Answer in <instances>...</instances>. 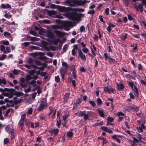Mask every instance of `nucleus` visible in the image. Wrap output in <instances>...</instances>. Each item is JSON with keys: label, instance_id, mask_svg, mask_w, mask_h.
Returning a JSON list of instances; mask_svg holds the SVG:
<instances>
[{"label": "nucleus", "instance_id": "obj_16", "mask_svg": "<svg viewBox=\"0 0 146 146\" xmlns=\"http://www.w3.org/2000/svg\"><path fill=\"white\" fill-rule=\"evenodd\" d=\"M47 14L50 16L55 15L56 13V12L54 10H48L47 12Z\"/></svg>", "mask_w": 146, "mask_h": 146}, {"label": "nucleus", "instance_id": "obj_17", "mask_svg": "<svg viewBox=\"0 0 146 146\" xmlns=\"http://www.w3.org/2000/svg\"><path fill=\"white\" fill-rule=\"evenodd\" d=\"M47 37L53 39L54 38V36L52 33L50 31L48 32L47 34Z\"/></svg>", "mask_w": 146, "mask_h": 146}, {"label": "nucleus", "instance_id": "obj_59", "mask_svg": "<svg viewBox=\"0 0 146 146\" xmlns=\"http://www.w3.org/2000/svg\"><path fill=\"white\" fill-rule=\"evenodd\" d=\"M13 74L15 75H18L19 74V73L17 72V70L16 69H14L13 72Z\"/></svg>", "mask_w": 146, "mask_h": 146}, {"label": "nucleus", "instance_id": "obj_58", "mask_svg": "<svg viewBox=\"0 0 146 146\" xmlns=\"http://www.w3.org/2000/svg\"><path fill=\"white\" fill-rule=\"evenodd\" d=\"M99 19H100L101 22H103L104 24H105V22L104 21L102 16V15H100L99 16Z\"/></svg>", "mask_w": 146, "mask_h": 146}, {"label": "nucleus", "instance_id": "obj_42", "mask_svg": "<svg viewBox=\"0 0 146 146\" xmlns=\"http://www.w3.org/2000/svg\"><path fill=\"white\" fill-rule=\"evenodd\" d=\"M107 120L108 121L112 122L114 120V119L113 117H111L110 116H108L107 118Z\"/></svg>", "mask_w": 146, "mask_h": 146}, {"label": "nucleus", "instance_id": "obj_56", "mask_svg": "<svg viewBox=\"0 0 146 146\" xmlns=\"http://www.w3.org/2000/svg\"><path fill=\"white\" fill-rule=\"evenodd\" d=\"M45 24H50V21L48 19H45L42 21Z\"/></svg>", "mask_w": 146, "mask_h": 146}, {"label": "nucleus", "instance_id": "obj_54", "mask_svg": "<svg viewBox=\"0 0 146 146\" xmlns=\"http://www.w3.org/2000/svg\"><path fill=\"white\" fill-rule=\"evenodd\" d=\"M95 13L94 9L89 10L88 12V14H92L93 15Z\"/></svg>", "mask_w": 146, "mask_h": 146}, {"label": "nucleus", "instance_id": "obj_20", "mask_svg": "<svg viewBox=\"0 0 146 146\" xmlns=\"http://www.w3.org/2000/svg\"><path fill=\"white\" fill-rule=\"evenodd\" d=\"M24 121L20 120L18 123V125L21 127V130H22L23 129L24 124Z\"/></svg>", "mask_w": 146, "mask_h": 146}, {"label": "nucleus", "instance_id": "obj_40", "mask_svg": "<svg viewBox=\"0 0 146 146\" xmlns=\"http://www.w3.org/2000/svg\"><path fill=\"white\" fill-rule=\"evenodd\" d=\"M55 82L57 83L59 82L60 81V78L58 75L55 77Z\"/></svg>", "mask_w": 146, "mask_h": 146}, {"label": "nucleus", "instance_id": "obj_14", "mask_svg": "<svg viewBox=\"0 0 146 146\" xmlns=\"http://www.w3.org/2000/svg\"><path fill=\"white\" fill-rule=\"evenodd\" d=\"M70 95V94L68 93H66L64 95V97L63 98L64 101L65 102H67L68 101V100L69 98V96Z\"/></svg>", "mask_w": 146, "mask_h": 146}, {"label": "nucleus", "instance_id": "obj_31", "mask_svg": "<svg viewBox=\"0 0 146 146\" xmlns=\"http://www.w3.org/2000/svg\"><path fill=\"white\" fill-rule=\"evenodd\" d=\"M15 94L17 97H19L20 96H23V94L22 92H17L16 91L15 92Z\"/></svg>", "mask_w": 146, "mask_h": 146}, {"label": "nucleus", "instance_id": "obj_35", "mask_svg": "<svg viewBox=\"0 0 146 146\" xmlns=\"http://www.w3.org/2000/svg\"><path fill=\"white\" fill-rule=\"evenodd\" d=\"M132 139H133V143L136 145H137V144H136L135 143L136 142L137 143H138L139 141V140L134 137H133Z\"/></svg>", "mask_w": 146, "mask_h": 146}, {"label": "nucleus", "instance_id": "obj_12", "mask_svg": "<svg viewBox=\"0 0 146 146\" xmlns=\"http://www.w3.org/2000/svg\"><path fill=\"white\" fill-rule=\"evenodd\" d=\"M117 89L119 90H122L124 88V86L121 82H120L119 84H116Z\"/></svg>", "mask_w": 146, "mask_h": 146}, {"label": "nucleus", "instance_id": "obj_8", "mask_svg": "<svg viewBox=\"0 0 146 146\" xmlns=\"http://www.w3.org/2000/svg\"><path fill=\"white\" fill-rule=\"evenodd\" d=\"M56 8L58 9L60 12H64L66 10V7L64 6L62 7L57 5Z\"/></svg>", "mask_w": 146, "mask_h": 146}, {"label": "nucleus", "instance_id": "obj_27", "mask_svg": "<svg viewBox=\"0 0 146 146\" xmlns=\"http://www.w3.org/2000/svg\"><path fill=\"white\" fill-rule=\"evenodd\" d=\"M41 104H42L43 105H44L46 106H47V99L46 98H44L43 99L41 102Z\"/></svg>", "mask_w": 146, "mask_h": 146}, {"label": "nucleus", "instance_id": "obj_63", "mask_svg": "<svg viewBox=\"0 0 146 146\" xmlns=\"http://www.w3.org/2000/svg\"><path fill=\"white\" fill-rule=\"evenodd\" d=\"M35 71L34 70H31L30 72H29V74L32 75L33 76L34 75V74H35Z\"/></svg>", "mask_w": 146, "mask_h": 146}, {"label": "nucleus", "instance_id": "obj_60", "mask_svg": "<svg viewBox=\"0 0 146 146\" xmlns=\"http://www.w3.org/2000/svg\"><path fill=\"white\" fill-rule=\"evenodd\" d=\"M28 114L31 115L33 113V109L32 108H30L29 110L27 112Z\"/></svg>", "mask_w": 146, "mask_h": 146}, {"label": "nucleus", "instance_id": "obj_62", "mask_svg": "<svg viewBox=\"0 0 146 146\" xmlns=\"http://www.w3.org/2000/svg\"><path fill=\"white\" fill-rule=\"evenodd\" d=\"M20 84L21 86L23 88H25L27 86L26 84L25 83H20Z\"/></svg>", "mask_w": 146, "mask_h": 146}, {"label": "nucleus", "instance_id": "obj_11", "mask_svg": "<svg viewBox=\"0 0 146 146\" xmlns=\"http://www.w3.org/2000/svg\"><path fill=\"white\" fill-rule=\"evenodd\" d=\"M47 107L45 105L40 104L37 110L39 111H42Z\"/></svg>", "mask_w": 146, "mask_h": 146}, {"label": "nucleus", "instance_id": "obj_38", "mask_svg": "<svg viewBox=\"0 0 146 146\" xmlns=\"http://www.w3.org/2000/svg\"><path fill=\"white\" fill-rule=\"evenodd\" d=\"M103 125V122L100 121L99 123H96L94 125V126H98L99 125Z\"/></svg>", "mask_w": 146, "mask_h": 146}, {"label": "nucleus", "instance_id": "obj_1", "mask_svg": "<svg viewBox=\"0 0 146 146\" xmlns=\"http://www.w3.org/2000/svg\"><path fill=\"white\" fill-rule=\"evenodd\" d=\"M68 15L70 19L74 21H80V18L84 15L83 14L77 13L76 11L69 13Z\"/></svg>", "mask_w": 146, "mask_h": 146}, {"label": "nucleus", "instance_id": "obj_39", "mask_svg": "<svg viewBox=\"0 0 146 146\" xmlns=\"http://www.w3.org/2000/svg\"><path fill=\"white\" fill-rule=\"evenodd\" d=\"M137 130L138 131L139 133H141L143 132V129L141 127H140V126H139V127H137Z\"/></svg>", "mask_w": 146, "mask_h": 146}, {"label": "nucleus", "instance_id": "obj_50", "mask_svg": "<svg viewBox=\"0 0 146 146\" xmlns=\"http://www.w3.org/2000/svg\"><path fill=\"white\" fill-rule=\"evenodd\" d=\"M62 64L63 66H65V68L67 69L68 68V64L66 62H63L62 63Z\"/></svg>", "mask_w": 146, "mask_h": 146}, {"label": "nucleus", "instance_id": "obj_6", "mask_svg": "<svg viewBox=\"0 0 146 146\" xmlns=\"http://www.w3.org/2000/svg\"><path fill=\"white\" fill-rule=\"evenodd\" d=\"M59 130L58 129H52L48 131V132L51 135L54 134V136H56L58 133Z\"/></svg>", "mask_w": 146, "mask_h": 146}, {"label": "nucleus", "instance_id": "obj_49", "mask_svg": "<svg viewBox=\"0 0 146 146\" xmlns=\"http://www.w3.org/2000/svg\"><path fill=\"white\" fill-rule=\"evenodd\" d=\"M26 118V115L25 114H23L21 116V119L20 120L21 121H25Z\"/></svg>", "mask_w": 146, "mask_h": 146}, {"label": "nucleus", "instance_id": "obj_64", "mask_svg": "<svg viewBox=\"0 0 146 146\" xmlns=\"http://www.w3.org/2000/svg\"><path fill=\"white\" fill-rule=\"evenodd\" d=\"M68 45L67 44H66L64 45L63 48V50L64 51H66L68 48Z\"/></svg>", "mask_w": 146, "mask_h": 146}, {"label": "nucleus", "instance_id": "obj_13", "mask_svg": "<svg viewBox=\"0 0 146 146\" xmlns=\"http://www.w3.org/2000/svg\"><path fill=\"white\" fill-rule=\"evenodd\" d=\"M47 40L48 42H49L53 43L55 45H57L58 44V42H61V40L59 38H57L56 40H51L50 41L49 40Z\"/></svg>", "mask_w": 146, "mask_h": 146}, {"label": "nucleus", "instance_id": "obj_53", "mask_svg": "<svg viewBox=\"0 0 146 146\" xmlns=\"http://www.w3.org/2000/svg\"><path fill=\"white\" fill-rule=\"evenodd\" d=\"M73 133L72 132H70L68 133L67 136L69 137H71L73 136Z\"/></svg>", "mask_w": 146, "mask_h": 146}, {"label": "nucleus", "instance_id": "obj_44", "mask_svg": "<svg viewBox=\"0 0 146 146\" xmlns=\"http://www.w3.org/2000/svg\"><path fill=\"white\" fill-rule=\"evenodd\" d=\"M82 51L85 53H87L89 51L87 47H85L82 49Z\"/></svg>", "mask_w": 146, "mask_h": 146}, {"label": "nucleus", "instance_id": "obj_15", "mask_svg": "<svg viewBox=\"0 0 146 146\" xmlns=\"http://www.w3.org/2000/svg\"><path fill=\"white\" fill-rule=\"evenodd\" d=\"M108 62L110 64H111L112 63L115 64L117 62V61L115 59L111 58L110 56H108Z\"/></svg>", "mask_w": 146, "mask_h": 146}, {"label": "nucleus", "instance_id": "obj_37", "mask_svg": "<svg viewBox=\"0 0 146 146\" xmlns=\"http://www.w3.org/2000/svg\"><path fill=\"white\" fill-rule=\"evenodd\" d=\"M104 90L106 92H107L106 91H107L110 94H111L110 89L108 88V86L104 88Z\"/></svg>", "mask_w": 146, "mask_h": 146}, {"label": "nucleus", "instance_id": "obj_22", "mask_svg": "<svg viewBox=\"0 0 146 146\" xmlns=\"http://www.w3.org/2000/svg\"><path fill=\"white\" fill-rule=\"evenodd\" d=\"M17 98L16 97H14L13 98V101L12 100L11 101V102H13L14 103V104L15 105H17L19 103H20L21 102V100H17Z\"/></svg>", "mask_w": 146, "mask_h": 146}, {"label": "nucleus", "instance_id": "obj_28", "mask_svg": "<svg viewBox=\"0 0 146 146\" xmlns=\"http://www.w3.org/2000/svg\"><path fill=\"white\" fill-rule=\"evenodd\" d=\"M1 44H3L5 45H8L9 44V42L8 40H2L0 41Z\"/></svg>", "mask_w": 146, "mask_h": 146}, {"label": "nucleus", "instance_id": "obj_34", "mask_svg": "<svg viewBox=\"0 0 146 146\" xmlns=\"http://www.w3.org/2000/svg\"><path fill=\"white\" fill-rule=\"evenodd\" d=\"M130 34L134 37L137 38H139L140 37L139 36V34L138 33L137 34H134L132 32L130 33Z\"/></svg>", "mask_w": 146, "mask_h": 146}, {"label": "nucleus", "instance_id": "obj_55", "mask_svg": "<svg viewBox=\"0 0 146 146\" xmlns=\"http://www.w3.org/2000/svg\"><path fill=\"white\" fill-rule=\"evenodd\" d=\"M35 63L38 66L41 65L42 64V62L40 61L37 60H36L35 61Z\"/></svg>", "mask_w": 146, "mask_h": 146}, {"label": "nucleus", "instance_id": "obj_4", "mask_svg": "<svg viewBox=\"0 0 146 146\" xmlns=\"http://www.w3.org/2000/svg\"><path fill=\"white\" fill-rule=\"evenodd\" d=\"M54 33L57 35L58 37L61 38L66 35L64 32H61L60 31L55 30L54 31Z\"/></svg>", "mask_w": 146, "mask_h": 146}, {"label": "nucleus", "instance_id": "obj_46", "mask_svg": "<svg viewBox=\"0 0 146 146\" xmlns=\"http://www.w3.org/2000/svg\"><path fill=\"white\" fill-rule=\"evenodd\" d=\"M5 129L7 132L10 134V126L9 125H7L5 127Z\"/></svg>", "mask_w": 146, "mask_h": 146}, {"label": "nucleus", "instance_id": "obj_45", "mask_svg": "<svg viewBox=\"0 0 146 146\" xmlns=\"http://www.w3.org/2000/svg\"><path fill=\"white\" fill-rule=\"evenodd\" d=\"M137 7H138V9H140L141 12H143V7L141 5V4L138 5Z\"/></svg>", "mask_w": 146, "mask_h": 146}, {"label": "nucleus", "instance_id": "obj_30", "mask_svg": "<svg viewBox=\"0 0 146 146\" xmlns=\"http://www.w3.org/2000/svg\"><path fill=\"white\" fill-rule=\"evenodd\" d=\"M10 13H6L4 15V16L6 18L9 19L12 17V15H9Z\"/></svg>", "mask_w": 146, "mask_h": 146}, {"label": "nucleus", "instance_id": "obj_9", "mask_svg": "<svg viewBox=\"0 0 146 146\" xmlns=\"http://www.w3.org/2000/svg\"><path fill=\"white\" fill-rule=\"evenodd\" d=\"M0 7L1 9H11V6L9 3H7L6 5L2 3Z\"/></svg>", "mask_w": 146, "mask_h": 146}, {"label": "nucleus", "instance_id": "obj_25", "mask_svg": "<svg viewBox=\"0 0 146 146\" xmlns=\"http://www.w3.org/2000/svg\"><path fill=\"white\" fill-rule=\"evenodd\" d=\"M96 101L98 106H100L102 104V100L100 98H97Z\"/></svg>", "mask_w": 146, "mask_h": 146}, {"label": "nucleus", "instance_id": "obj_33", "mask_svg": "<svg viewBox=\"0 0 146 146\" xmlns=\"http://www.w3.org/2000/svg\"><path fill=\"white\" fill-rule=\"evenodd\" d=\"M30 33L33 35L37 36L38 35V34L35 32L34 31L31 30L30 31Z\"/></svg>", "mask_w": 146, "mask_h": 146}, {"label": "nucleus", "instance_id": "obj_10", "mask_svg": "<svg viewBox=\"0 0 146 146\" xmlns=\"http://www.w3.org/2000/svg\"><path fill=\"white\" fill-rule=\"evenodd\" d=\"M0 7L1 9H11V6L9 3H7L6 5L2 3Z\"/></svg>", "mask_w": 146, "mask_h": 146}, {"label": "nucleus", "instance_id": "obj_52", "mask_svg": "<svg viewBox=\"0 0 146 146\" xmlns=\"http://www.w3.org/2000/svg\"><path fill=\"white\" fill-rule=\"evenodd\" d=\"M3 35L4 36H11V34L10 33L6 31L4 32L3 33Z\"/></svg>", "mask_w": 146, "mask_h": 146}, {"label": "nucleus", "instance_id": "obj_51", "mask_svg": "<svg viewBox=\"0 0 146 146\" xmlns=\"http://www.w3.org/2000/svg\"><path fill=\"white\" fill-rule=\"evenodd\" d=\"M33 62V59L31 58H30L28 60V63L31 64H32Z\"/></svg>", "mask_w": 146, "mask_h": 146}, {"label": "nucleus", "instance_id": "obj_23", "mask_svg": "<svg viewBox=\"0 0 146 146\" xmlns=\"http://www.w3.org/2000/svg\"><path fill=\"white\" fill-rule=\"evenodd\" d=\"M127 33L122 34L121 37V40L123 41L125 40L127 38Z\"/></svg>", "mask_w": 146, "mask_h": 146}, {"label": "nucleus", "instance_id": "obj_19", "mask_svg": "<svg viewBox=\"0 0 146 146\" xmlns=\"http://www.w3.org/2000/svg\"><path fill=\"white\" fill-rule=\"evenodd\" d=\"M67 68H61L60 69V71L61 74H65L67 72Z\"/></svg>", "mask_w": 146, "mask_h": 146}, {"label": "nucleus", "instance_id": "obj_3", "mask_svg": "<svg viewBox=\"0 0 146 146\" xmlns=\"http://www.w3.org/2000/svg\"><path fill=\"white\" fill-rule=\"evenodd\" d=\"M73 3L78 6H81L82 5H84L85 4L86 2V1L85 0L84 1H79L76 0H73L72 1Z\"/></svg>", "mask_w": 146, "mask_h": 146}, {"label": "nucleus", "instance_id": "obj_57", "mask_svg": "<svg viewBox=\"0 0 146 146\" xmlns=\"http://www.w3.org/2000/svg\"><path fill=\"white\" fill-rule=\"evenodd\" d=\"M107 129L108 127L106 126H102L101 127V130L104 131L106 132Z\"/></svg>", "mask_w": 146, "mask_h": 146}, {"label": "nucleus", "instance_id": "obj_41", "mask_svg": "<svg viewBox=\"0 0 146 146\" xmlns=\"http://www.w3.org/2000/svg\"><path fill=\"white\" fill-rule=\"evenodd\" d=\"M85 30V28L83 25H82L80 27V31L81 33L84 32Z\"/></svg>", "mask_w": 146, "mask_h": 146}, {"label": "nucleus", "instance_id": "obj_61", "mask_svg": "<svg viewBox=\"0 0 146 146\" xmlns=\"http://www.w3.org/2000/svg\"><path fill=\"white\" fill-rule=\"evenodd\" d=\"M6 56L5 54H3L2 56L0 57V60H2L5 59Z\"/></svg>", "mask_w": 146, "mask_h": 146}, {"label": "nucleus", "instance_id": "obj_5", "mask_svg": "<svg viewBox=\"0 0 146 146\" xmlns=\"http://www.w3.org/2000/svg\"><path fill=\"white\" fill-rule=\"evenodd\" d=\"M78 56L82 60H85L86 59L85 55L84 54L81 49H79L78 50Z\"/></svg>", "mask_w": 146, "mask_h": 146}, {"label": "nucleus", "instance_id": "obj_26", "mask_svg": "<svg viewBox=\"0 0 146 146\" xmlns=\"http://www.w3.org/2000/svg\"><path fill=\"white\" fill-rule=\"evenodd\" d=\"M39 117L41 120H45L46 116L43 113H41L39 115Z\"/></svg>", "mask_w": 146, "mask_h": 146}, {"label": "nucleus", "instance_id": "obj_7", "mask_svg": "<svg viewBox=\"0 0 146 146\" xmlns=\"http://www.w3.org/2000/svg\"><path fill=\"white\" fill-rule=\"evenodd\" d=\"M82 98H78L77 100L76 101V102H74V106L73 108H74L76 107V109L78 106V105L81 103L82 101Z\"/></svg>", "mask_w": 146, "mask_h": 146}, {"label": "nucleus", "instance_id": "obj_2", "mask_svg": "<svg viewBox=\"0 0 146 146\" xmlns=\"http://www.w3.org/2000/svg\"><path fill=\"white\" fill-rule=\"evenodd\" d=\"M5 92H5V95L15 94V92L16 91L14 89H9L7 88H5Z\"/></svg>", "mask_w": 146, "mask_h": 146}, {"label": "nucleus", "instance_id": "obj_24", "mask_svg": "<svg viewBox=\"0 0 146 146\" xmlns=\"http://www.w3.org/2000/svg\"><path fill=\"white\" fill-rule=\"evenodd\" d=\"M58 119L56 121V125L58 127L60 128V125L61 124V121L60 117L58 118Z\"/></svg>", "mask_w": 146, "mask_h": 146}, {"label": "nucleus", "instance_id": "obj_18", "mask_svg": "<svg viewBox=\"0 0 146 146\" xmlns=\"http://www.w3.org/2000/svg\"><path fill=\"white\" fill-rule=\"evenodd\" d=\"M97 110L98 111V114H99L100 116L101 117L104 118V111L102 110H100L99 108Z\"/></svg>", "mask_w": 146, "mask_h": 146}, {"label": "nucleus", "instance_id": "obj_36", "mask_svg": "<svg viewBox=\"0 0 146 146\" xmlns=\"http://www.w3.org/2000/svg\"><path fill=\"white\" fill-rule=\"evenodd\" d=\"M85 113L86 111H80V113L78 114V116L82 117L83 116H84Z\"/></svg>", "mask_w": 146, "mask_h": 146}, {"label": "nucleus", "instance_id": "obj_48", "mask_svg": "<svg viewBox=\"0 0 146 146\" xmlns=\"http://www.w3.org/2000/svg\"><path fill=\"white\" fill-rule=\"evenodd\" d=\"M131 108L132 110H133L134 112H137L139 111V109L137 107H134L131 106Z\"/></svg>", "mask_w": 146, "mask_h": 146}, {"label": "nucleus", "instance_id": "obj_32", "mask_svg": "<svg viewBox=\"0 0 146 146\" xmlns=\"http://www.w3.org/2000/svg\"><path fill=\"white\" fill-rule=\"evenodd\" d=\"M89 103L93 107H95L96 106L95 102L93 101L89 100Z\"/></svg>", "mask_w": 146, "mask_h": 146}, {"label": "nucleus", "instance_id": "obj_21", "mask_svg": "<svg viewBox=\"0 0 146 146\" xmlns=\"http://www.w3.org/2000/svg\"><path fill=\"white\" fill-rule=\"evenodd\" d=\"M7 81L5 78H3L2 79L0 78V85L1 86L3 87L2 84H3L4 85H5L7 84Z\"/></svg>", "mask_w": 146, "mask_h": 146}, {"label": "nucleus", "instance_id": "obj_29", "mask_svg": "<svg viewBox=\"0 0 146 146\" xmlns=\"http://www.w3.org/2000/svg\"><path fill=\"white\" fill-rule=\"evenodd\" d=\"M77 71L76 70H73L72 72V74L73 77H74V79L75 80H76L77 75H76Z\"/></svg>", "mask_w": 146, "mask_h": 146}, {"label": "nucleus", "instance_id": "obj_43", "mask_svg": "<svg viewBox=\"0 0 146 146\" xmlns=\"http://www.w3.org/2000/svg\"><path fill=\"white\" fill-rule=\"evenodd\" d=\"M127 82L128 83V85H129V86L131 88H133V87L134 86V84L133 82L132 81L131 82H129L127 81Z\"/></svg>", "mask_w": 146, "mask_h": 146}, {"label": "nucleus", "instance_id": "obj_47", "mask_svg": "<svg viewBox=\"0 0 146 146\" xmlns=\"http://www.w3.org/2000/svg\"><path fill=\"white\" fill-rule=\"evenodd\" d=\"M130 46L131 47H133V50H136L137 49V44H136L135 45V46H134V44H132Z\"/></svg>", "mask_w": 146, "mask_h": 146}]
</instances>
